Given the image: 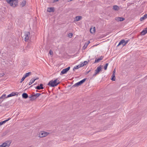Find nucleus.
Segmentation results:
<instances>
[{
  "mask_svg": "<svg viewBox=\"0 0 147 147\" xmlns=\"http://www.w3.org/2000/svg\"><path fill=\"white\" fill-rule=\"evenodd\" d=\"M60 83L59 80L57 79L50 81L48 84V85L50 86L53 87L56 86Z\"/></svg>",
  "mask_w": 147,
  "mask_h": 147,
  "instance_id": "f257e3e1",
  "label": "nucleus"
},
{
  "mask_svg": "<svg viewBox=\"0 0 147 147\" xmlns=\"http://www.w3.org/2000/svg\"><path fill=\"white\" fill-rule=\"evenodd\" d=\"M7 3L11 6L15 7L18 4V0H6Z\"/></svg>",
  "mask_w": 147,
  "mask_h": 147,
  "instance_id": "f03ea898",
  "label": "nucleus"
},
{
  "mask_svg": "<svg viewBox=\"0 0 147 147\" xmlns=\"http://www.w3.org/2000/svg\"><path fill=\"white\" fill-rule=\"evenodd\" d=\"M86 78H84L79 82L76 83L75 84L72 86V87H76L80 86L86 80Z\"/></svg>",
  "mask_w": 147,
  "mask_h": 147,
  "instance_id": "7ed1b4c3",
  "label": "nucleus"
},
{
  "mask_svg": "<svg viewBox=\"0 0 147 147\" xmlns=\"http://www.w3.org/2000/svg\"><path fill=\"white\" fill-rule=\"evenodd\" d=\"M30 34L29 32H26L24 33V35L23 36L24 38L25 41H27L29 39Z\"/></svg>",
  "mask_w": 147,
  "mask_h": 147,
  "instance_id": "20e7f679",
  "label": "nucleus"
},
{
  "mask_svg": "<svg viewBox=\"0 0 147 147\" xmlns=\"http://www.w3.org/2000/svg\"><path fill=\"white\" fill-rule=\"evenodd\" d=\"M11 143V142L10 141H7L0 145V147H9Z\"/></svg>",
  "mask_w": 147,
  "mask_h": 147,
  "instance_id": "39448f33",
  "label": "nucleus"
},
{
  "mask_svg": "<svg viewBox=\"0 0 147 147\" xmlns=\"http://www.w3.org/2000/svg\"><path fill=\"white\" fill-rule=\"evenodd\" d=\"M101 71V66L100 65L95 70V73L93 75V76H94L96 75L98 73Z\"/></svg>",
  "mask_w": 147,
  "mask_h": 147,
  "instance_id": "423d86ee",
  "label": "nucleus"
},
{
  "mask_svg": "<svg viewBox=\"0 0 147 147\" xmlns=\"http://www.w3.org/2000/svg\"><path fill=\"white\" fill-rule=\"evenodd\" d=\"M70 68V67H68L65 69H63L61 71V73L60 74V75H61L62 74H66L67 72V71L69 70Z\"/></svg>",
  "mask_w": 147,
  "mask_h": 147,
  "instance_id": "0eeeda50",
  "label": "nucleus"
},
{
  "mask_svg": "<svg viewBox=\"0 0 147 147\" xmlns=\"http://www.w3.org/2000/svg\"><path fill=\"white\" fill-rule=\"evenodd\" d=\"M49 134L48 133L44 131H42L39 134V137H43L47 136Z\"/></svg>",
  "mask_w": 147,
  "mask_h": 147,
  "instance_id": "6e6552de",
  "label": "nucleus"
},
{
  "mask_svg": "<svg viewBox=\"0 0 147 147\" xmlns=\"http://www.w3.org/2000/svg\"><path fill=\"white\" fill-rule=\"evenodd\" d=\"M40 95H41L40 94L36 93V94H34L32 95L31 97V98L32 99L34 100L36 99Z\"/></svg>",
  "mask_w": 147,
  "mask_h": 147,
  "instance_id": "1a4fd4ad",
  "label": "nucleus"
},
{
  "mask_svg": "<svg viewBox=\"0 0 147 147\" xmlns=\"http://www.w3.org/2000/svg\"><path fill=\"white\" fill-rule=\"evenodd\" d=\"M125 42V40L124 39H123L121 40V41H120L117 46H118L120 45H122V47H124L126 45V44Z\"/></svg>",
  "mask_w": 147,
  "mask_h": 147,
  "instance_id": "9d476101",
  "label": "nucleus"
},
{
  "mask_svg": "<svg viewBox=\"0 0 147 147\" xmlns=\"http://www.w3.org/2000/svg\"><path fill=\"white\" fill-rule=\"evenodd\" d=\"M18 93L17 92H13L11 93L10 94L8 95L6 98H8L12 96H14L15 95H18Z\"/></svg>",
  "mask_w": 147,
  "mask_h": 147,
  "instance_id": "9b49d317",
  "label": "nucleus"
},
{
  "mask_svg": "<svg viewBox=\"0 0 147 147\" xmlns=\"http://www.w3.org/2000/svg\"><path fill=\"white\" fill-rule=\"evenodd\" d=\"M115 19L118 22H121L125 20V18L122 17H117L115 18Z\"/></svg>",
  "mask_w": 147,
  "mask_h": 147,
  "instance_id": "f8f14e48",
  "label": "nucleus"
},
{
  "mask_svg": "<svg viewBox=\"0 0 147 147\" xmlns=\"http://www.w3.org/2000/svg\"><path fill=\"white\" fill-rule=\"evenodd\" d=\"M43 88H44L43 87V84H40L39 86H38L35 87V88L38 90L42 89Z\"/></svg>",
  "mask_w": 147,
  "mask_h": 147,
  "instance_id": "ddd939ff",
  "label": "nucleus"
},
{
  "mask_svg": "<svg viewBox=\"0 0 147 147\" xmlns=\"http://www.w3.org/2000/svg\"><path fill=\"white\" fill-rule=\"evenodd\" d=\"M147 18V13L146 14H145L144 15V16L141 17L140 19V21H142L143 20L146 19Z\"/></svg>",
  "mask_w": 147,
  "mask_h": 147,
  "instance_id": "4468645a",
  "label": "nucleus"
},
{
  "mask_svg": "<svg viewBox=\"0 0 147 147\" xmlns=\"http://www.w3.org/2000/svg\"><path fill=\"white\" fill-rule=\"evenodd\" d=\"M141 34L142 35H144L147 33V28H145L141 32Z\"/></svg>",
  "mask_w": 147,
  "mask_h": 147,
  "instance_id": "2eb2a0df",
  "label": "nucleus"
},
{
  "mask_svg": "<svg viewBox=\"0 0 147 147\" xmlns=\"http://www.w3.org/2000/svg\"><path fill=\"white\" fill-rule=\"evenodd\" d=\"M47 11L49 12H53L54 11V8L52 7L48 8Z\"/></svg>",
  "mask_w": 147,
  "mask_h": 147,
  "instance_id": "dca6fc26",
  "label": "nucleus"
},
{
  "mask_svg": "<svg viewBox=\"0 0 147 147\" xmlns=\"http://www.w3.org/2000/svg\"><path fill=\"white\" fill-rule=\"evenodd\" d=\"M38 79V78H37L36 79H32L29 83V85H31L33 83L34 81L37 79Z\"/></svg>",
  "mask_w": 147,
  "mask_h": 147,
  "instance_id": "f3484780",
  "label": "nucleus"
},
{
  "mask_svg": "<svg viewBox=\"0 0 147 147\" xmlns=\"http://www.w3.org/2000/svg\"><path fill=\"white\" fill-rule=\"evenodd\" d=\"M22 96L23 98L25 99L27 98L28 97V94L26 93H23Z\"/></svg>",
  "mask_w": 147,
  "mask_h": 147,
  "instance_id": "a211bd4d",
  "label": "nucleus"
},
{
  "mask_svg": "<svg viewBox=\"0 0 147 147\" xmlns=\"http://www.w3.org/2000/svg\"><path fill=\"white\" fill-rule=\"evenodd\" d=\"M95 30V27H94L93 28H90V33L92 34L94 33Z\"/></svg>",
  "mask_w": 147,
  "mask_h": 147,
  "instance_id": "6ab92c4d",
  "label": "nucleus"
},
{
  "mask_svg": "<svg viewBox=\"0 0 147 147\" xmlns=\"http://www.w3.org/2000/svg\"><path fill=\"white\" fill-rule=\"evenodd\" d=\"M26 3V1H25L24 0L21 3L20 6L22 7H23L25 5Z\"/></svg>",
  "mask_w": 147,
  "mask_h": 147,
  "instance_id": "aec40b11",
  "label": "nucleus"
},
{
  "mask_svg": "<svg viewBox=\"0 0 147 147\" xmlns=\"http://www.w3.org/2000/svg\"><path fill=\"white\" fill-rule=\"evenodd\" d=\"M81 18V16H76L75 19V20L76 21H78Z\"/></svg>",
  "mask_w": 147,
  "mask_h": 147,
  "instance_id": "412c9836",
  "label": "nucleus"
},
{
  "mask_svg": "<svg viewBox=\"0 0 147 147\" xmlns=\"http://www.w3.org/2000/svg\"><path fill=\"white\" fill-rule=\"evenodd\" d=\"M113 9L115 10H117L119 9V7L117 5H114L113 7Z\"/></svg>",
  "mask_w": 147,
  "mask_h": 147,
  "instance_id": "4be33fe9",
  "label": "nucleus"
},
{
  "mask_svg": "<svg viewBox=\"0 0 147 147\" xmlns=\"http://www.w3.org/2000/svg\"><path fill=\"white\" fill-rule=\"evenodd\" d=\"M112 78L111 80L113 81H115V74H113L112 75Z\"/></svg>",
  "mask_w": 147,
  "mask_h": 147,
  "instance_id": "5701e85b",
  "label": "nucleus"
},
{
  "mask_svg": "<svg viewBox=\"0 0 147 147\" xmlns=\"http://www.w3.org/2000/svg\"><path fill=\"white\" fill-rule=\"evenodd\" d=\"M11 119V118H9L8 119H7L6 120H5L3 121H1L2 124H4L7 121H8L10 119Z\"/></svg>",
  "mask_w": 147,
  "mask_h": 147,
  "instance_id": "b1692460",
  "label": "nucleus"
},
{
  "mask_svg": "<svg viewBox=\"0 0 147 147\" xmlns=\"http://www.w3.org/2000/svg\"><path fill=\"white\" fill-rule=\"evenodd\" d=\"M11 119V118H9L8 119H7L6 120H5L3 121H1L2 124H4L7 121H8L10 119Z\"/></svg>",
  "mask_w": 147,
  "mask_h": 147,
  "instance_id": "393cba45",
  "label": "nucleus"
},
{
  "mask_svg": "<svg viewBox=\"0 0 147 147\" xmlns=\"http://www.w3.org/2000/svg\"><path fill=\"white\" fill-rule=\"evenodd\" d=\"M100 61V59H99V58L98 59L96 58L94 63H98Z\"/></svg>",
  "mask_w": 147,
  "mask_h": 147,
  "instance_id": "a878e982",
  "label": "nucleus"
},
{
  "mask_svg": "<svg viewBox=\"0 0 147 147\" xmlns=\"http://www.w3.org/2000/svg\"><path fill=\"white\" fill-rule=\"evenodd\" d=\"M31 74V72H30L26 73L25 75L27 77H28L30 74Z\"/></svg>",
  "mask_w": 147,
  "mask_h": 147,
  "instance_id": "bb28decb",
  "label": "nucleus"
},
{
  "mask_svg": "<svg viewBox=\"0 0 147 147\" xmlns=\"http://www.w3.org/2000/svg\"><path fill=\"white\" fill-rule=\"evenodd\" d=\"M73 36V34L71 33H70L68 34V36L70 38H71Z\"/></svg>",
  "mask_w": 147,
  "mask_h": 147,
  "instance_id": "cd10ccee",
  "label": "nucleus"
},
{
  "mask_svg": "<svg viewBox=\"0 0 147 147\" xmlns=\"http://www.w3.org/2000/svg\"><path fill=\"white\" fill-rule=\"evenodd\" d=\"M6 96V94H3L0 98V99L5 98Z\"/></svg>",
  "mask_w": 147,
  "mask_h": 147,
  "instance_id": "c85d7f7f",
  "label": "nucleus"
},
{
  "mask_svg": "<svg viewBox=\"0 0 147 147\" xmlns=\"http://www.w3.org/2000/svg\"><path fill=\"white\" fill-rule=\"evenodd\" d=\"M108 65V63H107L105 64V65L104 67V69L105 70H106Z\"/></svg>",
  "mask_w": 147,
  "mask_h": 147,
  "instance_id": "c756f323",
  "label": "nucleus"
},
{
  "mask_svg": "<svg viewBox=\"0 0 147 147\" xmlns=\"http://www.w3.org/2000/svg\"><path fill=\"white\" fill-rule=\"evenodd\" d=\"M88 45V44L85 43V44L84 46L83 47V48H84V49L85 48H86L87 47V46Z\"/></svg>",
  "mask_w": 147,
  "mask_h": 147,
  "instance_id": "7c9ffc66",
  "label": "nucleus"
},
{
  "mask_svg": "<svg viewBox=\"0 0 147 147\" xmlns=\"http://www.w3.org/2000/svg\"><path fill=\"white\" fill-rule=\"evenodd\" d=\"M79 65L80 67H81L84 66L85 65V64H84L83 63H81L80 64H79Z\"/></svg>",
  "mask_w": 147,
  "mask_h": 147,
  "instance_id": "2f4dec72",
  "label": "nucleus"
},
{
  "mask_svg": "<svg viewBox=\"0 0 147 147\" xmlns=\"http://www.w3.org/2000/svg\"><path fill=\"white\" fill-rule=\"evenodd\" d=\"M80 67L79 65H77L76 66H75L74 67V68L76 69H77Z\"/></svg>",
  "mask_w": 147,
  "mask_h": 147,
  "instance_id": "473e14b6",
  "label": "nucleus"
},
{
  "mask_svg": "<svg viewBox=\"0 0 147 147\" xmlns=\"http://www.w3.org/2000/svg\"><path fill=\"white\" fill-rule=\"evenodd\" d=\"M49 53L51 55H53V51H52L51 50H50V51H49Z\"/></svg>",
  "mask_w": 147,
  "mask_h": 147,
  "instance_id": "72a5a7b5",
  "label": "nucleus"
},
{
  "mask_svg": "<svg viewBox=\"0 0 147 147\" xmlns=\"http://www.w3.org/2000/svg\"><path fill=\"white\" fill-rule=\"evenodd\" d=\"M25 79H24V78L23 77H22V78L21 80V81H20V83H22V82Z\"/></svg>",
  "mask_w": 147,
  "mask_h": 147,
  "instance_id": "f704fd0d",
  "label": "nucleus"
},
{
  "mask_svg": "<svg viewBox=\"0 0 147 147\" xmlns=\"http://www.w3.org/2000/svg\"><path fill=\"white\" fill-rule=\"evenodd\" d=\"M103 57H103V56H101L99 57V59H100V60H102V59H103Z\"/></svg>",
  "mask_w": 147,
  "mask_h": 147,
  "instance_id": "c9c22d12",
  "label": "nucleus"
},
{
  "mask_svg": "<svg viewBox=\"0 0 147 147\" xmlns=\"http://www.w3.org/2000/svg\"><path fill=\"white\" fill-rule=\"evenodd\" d=\"M87 63L88 62L86 61H84V62H83V63L85 64V65H86Z\"/></svg>",
  "mask_w": 147,
  "mask_h": 147,
  "instance_id": "e433bc0d",
  "label": "nucleus"
},
{
  "mask_svg": "<svg viewBox=\"0 0 147 147\" xmlns=\"http://www.w3.org/2000/svg\"><path fill=\"white\" fill-rule=\"evenodd\" d=\"M129 41V40H127L126 41L125 40V43L126 45L127 44V43Z\"/></svg>",
  "mask_w": 147,
  "mask_h": 147,
  "instance_id": "4c0bfd02",
  "label": "nucleus"
},
{
  "mask_svg": "<svg viewBox=\"0 0 147 147\" xmlns=\"http://www.w3.org/2000/svg\"><path fill=\"white\" fill-rule=\"evenodd\" d=\"M59 0H53V2L58 1Z\"/></svg>",
  "mask_w": 147,
  "mask_h": 147,
  "instance_id": "58836bf2",
  "label": "nucleus"
},
{
  "mask_svg": "<svg viewBox=\"0 0 147 147\" xmlns=\"http://www.w3.org/2000/svg\"><path fill=\"white\" fill-rule=\"evenodd\" d=\"M115 69L113 71V74H115Z\"/></svg>",
  "mask_w": 147,
  "mask_h": 147,
  "instance_id": "ea45409f",
  "label": "nucleus"
},
{
  "mask_svg": "<svg viewBox=\"0 0 147 147\" xmlns=\"http://www.w3.org/2000/svg\"><path fill=\"white\" fill-rule=\"evenodd\" d=\"M24 78V79H25L26 78V76L24 74L23 77Z\"/></svg>",
  "mask_w": 147,
  "mask_h": 147,
  "instance_id": "a19ab883",
  "label": "nucleus"
},
{
  "mask_svg": "<svg viewBox=\"0 0 147 147\" xmlns=\"http://www.w3.org/2000/svg\"><path fill=\"white\" fill-rule=\"evenodd\" d=\"M3 125V124H2V123L1 121V122H0V126L1 125Z\"/></svg>",
  "mask_w": 147,
  "mask_h": 147,
  "instance_id": "79ce46f5",
  "label": "nucleus"
},
{
  "mask_svg": "<svg viewBox=\"0 0 147 147\" xmlns=\"http://www.w3.org/2000/svg\"><path fill=\"white\" fill-rule=\"evenodd\" d=\"M90 43V41H88V43L87 44H88V45Z\"/></svg>",
  "mask_w": 147,
  "mask_h": 147,
  "instance_id": "37998d69",
  "label": "nucleus"
}]
</instances>
